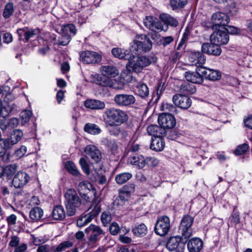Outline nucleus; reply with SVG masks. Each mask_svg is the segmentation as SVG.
<instances>
[{"mask_svg": "<svg viewBox=\"0 0 252 252\" xmlns=\"http://www.w3.org/2000/svg\"><path fill=\"white\" fill-rule=\"evenodd\" d=\"M109 230L111 234L115 235L118 233L120 228L117 223H113L109 227Z\"/></svg>", "mask_w": 252, "mask_h": 252, "instance_id": "obj_62", "label": "nucleus"}, {"mask_svg": "<svg viewBox=\"0 0 252 252\" xmlns=\"http://www.w3.org/2000/svg\"><path fill=\"white\" fill-rule=\"evenodd\" d=\"M78 190L80 194L86 200L89 198L87 196L89 192L92 191L94 195L96 194L95 188L87 181H83L79 183L78 185Z\"/></svg>", "mask_w": 252, "mask_h": 252, "instance_id": "obj_15", "label": "nucleus"}, {"mask_svg": "<svg viewBox=\"0 0 252 252\" xmlns=\"http://www.w3.org/2000/svg\"><path fill=\"white\" fill-rule=\"evenodd\" d=\"M92 77L94 83L102 86L121 89L124 86L123 82L118 83L116 79H111L109 77L101 76L97 74L92 75Z\"/></svg>", "mask_w": 252, "mask_h": 252, "instance_id": "obj_6", "label": "nucleus"}, {"mask_svg": "<svg viewBox=\"0 0 252 252\" xmlns=\"http://www.w3.org/2000/svg\"><path fill=\"white\" fill-rule=\"evenodd\" d=\"M103 143L111 151H114L117 149L116 142L113 140H109L107 138H104Z\"/></svg>", "mask_w": 252, "mask_h": 252, "instance_id": "obj_52", "label": "nucleus"}, {"mask_svg": "<svg viewBox=\"0 0 252 252\" xmlns=\"http://www.w3.org/2000/svg\"><path fill=\"white\" fill-rule=\"evenodd\" d=\"M152 47V42L146 35H141L134 40L131 47V51L136 55L150 51Z\"/></svg>", "mask_w": 252, "mask_h": 252, "instance_id": "obj_5", "label": "nucleus"}, {"mask_svg": "<svg viewBox=\"0 0 252 252\" xmlns=\"http://www.w3.org/2000/svg\"><path fill=\"white\" fill-rule=\"evenodd\" d=\"M187 3V0H170V5L173 9L183 7Z\"/></svg>", "mask_w": 252, "mask_h": 252, "instance_id": "obj_50", "label": "nucleus"}, {"mask_svg": "<svg viewBox=\"0 0 252 252\" xmlns=\"http://www.w3.org/2000/svg\"><path fill=\"white\" fill-rule=\"evenodd\" d=\"M39 33V31L38 29H29L28 27L27 30V35L26 37V40H25V43H27L30 38L34 37L35 36H37Z\"/></svg>", "mask_w": 252, "mask_h": 252, "instance_id": "obj_56", "label": "nucleus"}, {"mask_svg": "<svg viewBox=\"0 0 252 252\" xmlns=\"http://www.w3.org/2000/svg\"><path fill=\"white\" fill-rule=\"evenodd\" d=\"M226 9L227 12L231 15H235L238 12V7L237 4L234 2L229 3Z\"/></svg>", "mask_w": 252, "mask_h": 252, "instance_id": "obj_49", "label": "nucleus"}, {"mask_svg": "<svg viewBox=\"0 0 252 252\" xmlns=\"http://www.w3.org/2000/svg\"><path fill=\"white\" fill-rule=\"evenodd\" d=\"M107 125L110 126L120 125L127 119V115L124 111L116 108L107 109L105 112Z\"/></svg>", "mask_w": 252, "mask_h": 252, "instance_id": "obj_4", "label": "nucleus"}, {"mask_svg": "<svg viewBox=\"0 0 252 252\" xmlns=\"http://www.w3.org/2000/svg\"><path fill=\"white\" fill-rule=\"evenodd\" d=\"M158 123L164 129H171L176 125V120L171 114L164 113L159 115Z\"/></svg>", "mask_w": 252, "mask_h": 252, "instance_id": "obj_12", "label": "nucleus"}, {"mask_svg": "<svg viewBox=\"0 0 252 252\" xmlns=\"http://www.w3.org/2000/svg\"><path fill=\"white\" fill-rule=\"evenodd\" d=\"M13 12V3L12 2H9L7 3L5 6L3 12V16L5 19L8 18L12 15Z\"/></svg>", "mask_w": 252, "mask_h": 252, "instance_id": "obj_46", "label": "nucleus"}, {"mask_svg": "<svg viewBox=\"0 0 252 252\" xmlns=\"http://www.w3.org/2000/svg\"><path fill=\"white\" fill-rule=\"evenodd\" d=\"M202 67H198L195 71H187L185 77L188 82L200 84L203 82V75L201 73Z\"/></svg>", "mask_w": 252, "mask_h": 252, "instance_id": "obj_16", "label": "nucleus"}, {"mask_svg": "<svg viewBox=\"0 0 252 252\" xmlns=\"http://www.w3.org/2000/svg\"><path fill=\"white\" fill-rule=\"evenodd\" d=\"M146 163L149 167L156 166L158 164V160L154 158L147 157L146 158Z\"/></svg>", "mask_w": 252, "mask_h": 252, "instance_id": "obj_59", "label": "nucleus"}, {"mask_svg": "<svg viewBox=\"0 0 252 252\" xmlns=\"http://www.w3.org/2000/svg\"><path fill=\"white\" fill-rule=\"evenodd\" d=\"M80 61L86 64L96 63L101 61V56L98 53L90 51L82 52L80 55Z\"/></svg>", "mask_w": 252, "mask_h": 252, "instance_id": "obj_13", "label": "nucleus"}, {"mask_svg": "<svg viewBox=\"0 0 252 252\" xmlns=\"http://www.w3.org/2000/svg\"><path fill=\"white\" fill-rule=\"evenodd\" d=\"M143 22L145 27L152 31L155 32L156 30L165 31L161 21L154 19L152 16H147L144 19Z\"/></svg>", "mask_w": 252, "mask_h": 252, "instance_id": "obj_20", "label": "nucleus"}, {"mask_svg": "<svg viewBox=\"0 0 252 252\" xmlns=\"http://www.w3.org/2000/svg\"><path fill=\"white\" fill-rule=\"evenodd\" d=\"M210 39L212 43L221 45L226 44L229 40V37L226 31L219 30L211 34Z\"/></svg>", "mask_w": 252, "mask_h": 252, "instance_id": "obj_11", "label": "nucleus"}, {"mask_svg": "<svg viewBox=\"0 0 252 252\" xmlns=\"http://www.w3.org/2000/svg\"><path fill=\"white\" fill-rule=\"evenodd\" d=\"M100 210L92 211L85 216L80 217L77 221V225L79 227H82L90 222L99 213Z\"/></svg>", "mask_w": 252, "mask_h": 252, "instance_id": "obj_26", "label": "nucleus"}, {"mask_svg": "<svg viewBox=\"0 0 252 252\" xmlns=\"http://www.w3.org/2000/svg\"><path fill=\"white\" fill-rule=\"evenodd\" d=\"M71 39L70 35L67 34V33H65L63 32L62 34L58 38L55 39L56 44L62 46L67 45L70 42Z\"/></svg>", "mask_w": 252, "mask_h": 252, "instance_id": "obj_43", "label": "nucleus"}, {"mask_svg": "<svg viewBox=\"0 0 252 252\" xmlns=\"http://www.w3.org/2000/svg\"><path fill=\"white\" fill-rule=\"evenodd\" d=\"M64 198L66 214L68 216H72L75 215L77 210L81 206V199L76 191L72 189H69L66 191Z\"/></svg>", "mask_w": 252, "mask_h": 252, "instance_id": "obj_3", "label": "nucleus"}, {"mask_svg": "<svg viewBox=\"0 0 252 252\" xmlns=\"http://www.w3.org/2000/svg\"><path fill=\"white\" fill-rule=\"evenodd\" d=\"M10 160V154L7 152H0V162H7Z\"/></svg>", "mask_w": 252, "mask_h": 252, "instance_id": "obj_61", "label": "nucleus"}, {"mask_svg": "<svg viewBox=\"0 0 252 252\" xmlns=\"http://www.w3.org/2000/svg\"><path fill=\"white\" fill-rule=\"evenodd\" d=\"M98 180V183L100 184H104L106 182V178L105 176L102 175L99 176L97 173H95L94 178H91L93 181H96Z\"/></svg>", "mask_w": 252, "mask_h": 252, "instance_id": "obj_60", "label": "nucleus"}, {"mask_svg": "<svg viewBox=\"0 0 252 252\" xmlns=\"http://www.w3.org/2000/svg\"><path fill=\"white\" fill-rule=\"evenodd\" d=\"M29 216L32 220L38 221L42 219L43 211L39 207H34L30 211Z\"/></svg>", "mask_w": 252, "mask_h": 252, "instance_id": "obj_34", "label": "nucleus"}, {"mask_svg": "<svg viewBox=\"0 0 252 252\" xmlns=\"http://www.w3.org/2000/svg\"><path fill=\"white\" fill-rule=\"evenodd\" d=\"M86 157L95 163H98L102 158V155L99 150L94 145H88L85 149Z\"/></svg>", "mask_w": 252, "mask_h": 252, "instance_id": "obj_14", "label": "nucleus"}, {"mask_svg": "<svg viewBox=\"0 0 252 252\" xmlns=\"http://www.w3.org/2000/svg\"><path fill=\"white\" fill-rule=\"evenodd\" d=\"M201 51L208 55L219 56L221 53L222 50L220 45L210 43H204L201 46Z\"/></svg>", "mask_w": 252, "mask_h": 252, "instance_id": "obj_17", "label": "nucleus"}, {"mask_svg": "<svg viewBox=\"0 0 252 252\" xmlns=\"http://www.w3.org/2000/svg\"><path fill=\"white\" fill-rule=\"evenodd\" d=\"M84 130L91 134L96 135L101 132V129L99 126L96 124L92 123H87L84 127Z\"/></svg>", "mask_w": 252, "mask_h": 252, "instance_id": "obj_36", "label": "nucleus"}, {"mask_svg": "<svg viewBox=\"0 0 252 252\" xmlns=\"http://www.w3.org/2000/svg\"><path fill=\"white\" fill-rule=\"evenodd\" d=\"M129 161L131 164L141 169L146 165V158L142 155H135L130 157Z\"/></svg>", "mask_w": 252, "mask_h": 252, "instance_id": "obj_31", "label": "nucleus"}, {"mask_svg": "<svg viewBox=\"0 0 252 252\" xmlns=\"http://www.w3.org/2000/svg\"><path fill=\"white\" fill-rule=\"evenodd\" d=\"M170 227L169 218L166 216H161L157 220L154 230L158 235L164 236L168 233Z\"/></svg>", "mask_w": 252, "mask_h": 252, "instance_id": "obj_8", "label": "nucleus"}, {"mask_svg": "<svg viewBox=\"0 0 252 252\" xmlns=\"http://www.w3.org/2000/svg\"><path fill=\"white\" fill-rule=\"evenodd\" d=\"M84 105L86 107L93 110H101L104 109L105 107V103L103 101L93 99L85 100Z\"/></svg>", "mask_w": 252, "mask_h": 252, "instance_id": "obj_27", "label": "nucleus"}, {"mask_svg": "<svg viewBox=\"0 0 252 252\" xmlns=\"http://www.w3.org/2000/svg\"><path fill=\"white\" fill-rule=\"evenodd\" d=\"M165 147V142L163 139L160 137H155L152 138L150 148L155 151H161Z\"/></svg>", "mask_w": 252, "mask_h": 252, "instance_id": "obj_30", "label": "nucleus"}, {"mask_svg": "<svg viewBox=\"0 0 252 252\" xmlns=\"http://www.w3.org/2000/svg\"><path fill=\"white\" fill-rule=\"evenodd\" d=\"M32 115V112L30 110H25L20 113V118L21 119V124L24 125L28 122Z\"/></svg>", "mask_w": 252, "mask_h": 252, "instance_id": "obj_47", "label": "nucleus"}, {"mask_svg": "<svg viewBox=\"0 0 252 252\" xmlns=\"http://www.w3.org/2000/svg\"><path fill=\"white\" fill-rule=\"evenodd\" d=\"M172 101L176 106L184 109L189 108L191 104L190 98L185 95L175 94L173 96Z\"/></svg>", "mask_w": 252, "mask_h": 252, "instance_id": "obj_18", "label": "nucleus"}, {"mask_svg": "<svg viewBox=\"0 0 252 252\" xmlns=\"http://www.w3.org/2000/svg\"><path fill=\"white\" fill-rule=\"evenodd\" d=\"M63 32L67 34L72 35L74 36L76 33V29L75 26L73 24H68L63 26L62 29Z\"/></svg>", "mask_w": 252, "mask_h": 252, "instance_id": "obj_48", "label": "nucleus"}, {"mask_svg": "<svg viewBox=\"0 0 252 252\" xmlns=\"http://www.w3.org/2000/svg\"><path fill=\"white\" fill-rule=\"evenodd\" d=\"M147 226L143 223L135 226L132 230L134 235L137 237L145 236L147 234Z\"/></svg>", "mask_w": 252, "mask_h": 252, "instance_id": "obj_40", "label": "nucleus"}, {"mask_svg": "<svg viewBox=\"0 0 252 252\" xmlns=\"http://www.w3.org/2000/svg\"><path fill=\"white\" fill-rule=\"evenodd\" d=\"M126 64V68L130 71L140 72L144 67L149 66L152 63H155L157 59L154 54L148 56L135 57L132 55V57Z\"/></svg>", "mask_w": 252, "mask_h": 252, "instance_id": "obj_2", "label": "nucleus"}, {"mask_svg": "<svg viewBox=\"0 0 252 252\" xmlns=\"http://www.w3.org/2000/svg\"><path fill=\"white\" fill-rule=\"evenodd\" d=\"M135 185L133 183L128 184L124 186L121 189L127 194V197H128L130 194L133 192L135 190Z\"/></svg>", "mask_w": 252, "mask_h": 252, "instance_id": "obj_54", "label": "nucleus"}, {"mask_svg": "<svg viewBox=\"0 0 252 252\" xmlns=\"http://www.w3.org/2000/svg\"><path fill=\"white\" fill-rule=\"evenodd\" d=\"M13 145L11 143L9 138L0 139V152H7V150L11 148Z\"/></svg>", "mask_w": 252, "mask_h": 252, "instance_id": "obj_44", "label": "nucleus"}, {"mask_svg": "<svg viewBox=\"0 0 252 252\" xmlns=\"http://www.w3.org/2000/svg\"><path fill=\"white\" fill-rule=\"evenodd\" d=\"M27 30L28 27H24V28L18 29L17 30V33L19 36V39L20 40H23L25 43L27 35Z\"/></svg>", "mask_w": 252, "mask_h": 252, "instance_id": "obj_55", "label": "nucleus"}, {"mask_svg": "<svg viewBox=\"0 0 252 252\" xmlns=\"http://www.w3.org/2000/svg\"><path fill=\"white\" fill-rule=\"evenodd\" d=\"M193 220V218L188 215H186L183 217L179 229V232L182 234V238H185L186 240L192 235L191 226Z\"/></svg>", "mask_w": 252, "mask_h": 252, "instance_id": "obj_7", "label": "nucleus"}, {"mask_svg": "<svg viewBox=\"0 0 252 252\" xmlns=\"http://www.w3.org/2000/svg\"><path fill=\"white\" fill-rule=\"evenodd\" d=\"M79 163L84 172L89 175L90 173V167L86 159L84 158H81L80 159Z\"/></svg>", "mask_w": 252, "mask_h": 252, "instance_id": "obj_53", "label": "nucleus"}, {"mask_svg": "<svg viewBox=\"0 0 252 252\" xmlns=\"http://www.w3.org/2000/svg\"><path fill=\"white\" fill-rule=\"evenodd\" d=\"M29 176L24 172H18L14 177L12 184L15 188H20L25 186L28 182Z\"/></svg>", "mask_w": 252, "mask_h": 252, "instance_id": "obj_21", "label": "nucleus"}, {"mask_svg": "<svg viewBox=\"0 0 252 252\" xmlns=\"http://www.w3.org/2000/svg\"><path fill=\"white\" fill-rule=\"evenodd\" d=\"M85 231L86 233H91L88 239L89 245L95 244L102 237V235L105 234L99 226L94 224H91L85 229Z\"/></svg>", "mask_w": 252, "mask_h": 252, "instance_id": "obj_9", "label": "nucleus"}, {"mask_svg": "<svg viewBox=\"0 0 252 252\" xmlns=\"http://www.w3.org/2000/svg\"><path fill=\"white\" fill-rule=\"evenodd\" d=\"M180 90L181 93L186 95L194 94L196 92V88L193 84L185 82L180 86Z\"/></svg>", "mask_w": 252, "mask_h": 252, "instance_id": "obj_35", "label": "nucleus"}, {"mask_svg": "<svg viewBox=\"0 0 252 252\" xmlns=\"http://www.w3.org/2000/svg\"><path fill=\"white\" fill-rule=\"evenodd\" d=\"M73 243L70 241H65L61 243L56 248H52L53 252H63L65 250L72 247Z\"/></svg>", "mask_w": 252, "mask_h": 252, "instance_id": "obj_41", "label": "nucleus"}, {"mask_svg": "<svg viewBox=\"0 0 252 252\" xmlns=\"http://www.w3.org/2000/svg\"><path fill=\"white\" fill-rule=\"evenodd\" d=\"M27 153V147L25 146H21L20 148L15 151L14 155L16 157L19 158L25 155Z\"/></svg>", "mask_w": 252, "mask_h": 252, "instance_id": "obj_58", "label": "nucleus"}, {"mask_svg": "<svg viewBox=\"0 0 252 252\" xmlns=\"http://www.w3.org/2000/svg\"><path fill=\"white\" fill-rule=\"evenodd\" d=\"M102 223L104 226L109 223L112 220V217L109 213H103L101 216Z\"/></svg>", "mask_w": 252, "mask_h": 252, "instance_id": "obj_57", "label": "nucleus"}, {"mask_svg": "<svg viewBox=\"0 0 252 252\" xmlns=\"http://www.w3.org/2000/svg\"><path fill=\"white\" fill-rule=\"evenodd\" d=\"M212 22L216 26L226 27L229 22L228 16L225 13L218 12L214 13L211 17Z\"/></svg>", "mask_w": 252, "mask_h": 252, "instance_id": "obj_19", "label": "nucleus"}, {"mask_svg": "<svg viewBox=\"0 0 252 252\" xmlns=\"http://www.w3.org/2000/svg\"><path fill=\"white\" fill-rule=\"evenodd\" d=\"M101 71L103 76L106 77H115L119 74V71L116 67L111 65L102 66Z\"/></svg>", "mask_w": 252, "mask_h": 252, "instance_id": "obj_33", "label": "nucleus"}, {"mask_svg": "<svg viewBox=\"0 0 252 252\" xmlns=\"http://www.w3.org/2000/svg\"><path fill=\"white\" fill-rule=\"evenodd\" d=\"M184 239H185V238H182V236H176L175 237L170 238L166 244L167 249L170 251H173L179 249L180 247H182L181 244L182 242H184V243L187 241L186 240L184 241Z\"/></svg>", "mask_w": 252, "mask_h": 252, "instance_id": "obj_23", "label": "nucleus"}, {"mask_svg": "<svg viewBox=\"0 0 252 252\" xmlns=\"http://www.w3.org/2000/svg\"><path fill=\"white\" fill-rule=\"evenodd\" d=\"M158 129V126L156 125L149 126L147 128V132L149 135L154 136L156 132V129Z\"/></svg>", "mask_w": 252, "mask_h": 252, "instance_id": "obj_64", "label": "nucleus"}, {"mask_svg": "<svg viewBox=\"0 0 252 252\" xmlns=\"http://www.w3.org/2000/svg\"><path fill=\"white\" fill-rule=\"evenodd\" d=\"M201 71L205 78L208 80L216 81L219 80L221 77L220 72L217 70L202 67V70Z\"/></svg>", "mask_w": 252, "mask_h": 252, "instance_id": "obj_25", "label": "nucleus"}, {"mask_svg": "<svg viewBox=\"0 0 252 252\" xmlns=\"http://www.w3.org/2000/svg\"><path fill=\"white\" fill-rule=\"evenodd\" d=\"M52 215L54 220H62L65 217V210L62 206L57 205L54 207Z\"/></svg>", "mask_w": 252, "mask_h": 252, "instance_id": "obj_32", "label": "nucleus"}, {"mask_svg": "<svg viewBox=\"0 0 252 252\" xmlns=\"http://www.w3.org/2000/svg\"><path fill=\"white\" fill-rule=\"evenodd\" d=\"M135 97L130 94H116L114 97V101L121 107L128 106L135 103Z\"/></svg>", "mask_w": 252, "mask_h": 252, "instance_id": "obj_10", "label": "nucleus"}, {"mask_svg": "<svg viewBox=\"0 0 252 252\" xmlns=\"http://www.w3.org/2000/svg\"><path fill=\"white\" fill-rule=\"evenodd\" d=\"M249 146L246 143H244L238 146L235 150V154L237 156L245 154L249 149Z\"/></svg>", "mask_w": 252, "mask_h": 252, "instance_id": "obj_51", "label": "nucleus"}, {"mask_svg": "<svg viewBox=\"0 0 252 252\" xmlns=\"http://www.w3.org/2000/svg\"><path fill=\"white\" fill-rule=\"evenodd\" d=\"M190 60L192 63L200 67H202L206 62V57L203 55V52L199 51L192 52L190 54Z\"/></svg>", "mask_w": 252, "mask_h": 252, "instance_id": "obj_22", "label": "nucleus"}, {"mask_svg": "<svg viewBox=\"0 0 252 252\" xmlns=\"http://www.w3.org/2000/svg\"><path fill=\"white\" fill-rule=\"evenodd\" d=\"M136 94L142 98H145L149 95V91L146 84L138 82L136 85Z\"/></svg>", "mask_w": 252, "mask_h": 252, "instance_id": "obj_37", "label": "nucleus"}, {"mask_svg": "<svg viewBox=\"0 0 252 252\" xmlns=\"http://www.w3.org/2000/svg\"><path fill=\"white\" fill-rule=\"evenodd\" d=\"M112 54L116 58L123 60H130L132 55L130 51L120 48H115L112 50Z\"/></svg>", "mask_w": 252, "mask_h": 252, "instance_id": "obj_28", "label": "nucleus"}, {"mask_svg": "<svg viewBox=\"0 0 252 252\" xmlns=\"http://www.w3.org/2000/svg\"><path fill=\"white\" fill-rule=\"evenodd\" d=\"M23 136V132L20 129H14L11 133L9 140L14 145L21 140Z\"/></svg>", "mask_w": 252, "mask_h": 252, "instance_id": "obj_39", "label": "nucleus"}, {"mask_svg": "<svg viewBox=\"0 0 252 252\" xmlns=\"http://www.w3.org/2000/svg\"><path fill=\"white\" fill-rule=\"evenodd\" d=\"M12 108L7 103H3L0 100V129L3 132L11 130L18 126L19 124V119L12 118L7 119L12 111Z\"/></svg>", "mask_w": 252, "mask_h": 252, "instance_id": "obj_1", "label": "nucleus"}, {"mask_svg": "<svg viewBox=\"0 0 252 252\" xmlns=\"http://www.w3.org/2000/svg\"><path fill=\"white\" fill-rule=\"evenodd\" d=\"M132 177L129 172H124L115 176V180L119 185H123L130 180Z\"/></svg>", "mask_w": 252, "mask_h": 252, "instance_id": "obj_38", "label": "nucleus"}, {"mask_svg": "<svg viewBox=\"0 0 252 252\" xmlns=\"http://www.w3.org/2000/svg\"><path fill=\"white\" fill-rule=\"evenodd\" d=\"M203 243L199 238L194 237L188 241V249L189 252H199L203 247Z\"/></svg>", "mask_w": 252, "mask_h": 252, "instance_id": "obj_24", "label": "nucleus"}, {"mask_svg": "<svg viewBox=\"0 0 252 252\" xmlns=\"http://www.w3.org/2000/svg\"><path fill=\"white\" fill-rule=\"evenodd\" d=\"M159 17L160 20L166 25L165 31L167 30L168 25L175 27L178 25V21L168 14L162 13L160 14Z\"/></svg>", "mask_w": 252, "mask_h": 252, "instance_id": "obj_29", "label": "nucleus"}, {"mask_svg": "<svg viewBox=\"0 0 252 252\" xmlns=\"http://www.w3.org/2000/svg\"><path fill=\"white\" fill-rule=\"evenodd\" d=\"M166 131L163 127H161V126H158V129H156V132L154 137H161L162 136H164L166 134Z\"/></svg>", "mask_w": 252, "mask_h": 252, "instance_id": "obj_63", "label": "nucleus"}, {"mask_svg": "<svg viewBox=\"0 0 252 252\" xmlns=\"http://www.w3.org/2000/svg\"><path fill=\"white\" fill-rule=\"evenodd\" d=\"M18 166L16 163L8 164L3 167L4 175L8 178H11L17 170Z\"/></svg>", "mask_w": 252, "mask_h": 252, "instance_id": "obj_42", "label": "nucleus"}, {"mask_svg": "<svg viewBox=\"0 0 252 252\" xmlns=\"http://www.w3.org/2000/svg\"><path fill=\"white\" fill-rule=\"evenodd\" d=\"M65 168L73 175L77 176L80 174V172L78 170L77 167L71 161H67L65 163Z\"/></svg>", "mask_w": 252, "mask_h": 252, "instance_id": "obj_45", "label": "nucleus"}]
</instances>
